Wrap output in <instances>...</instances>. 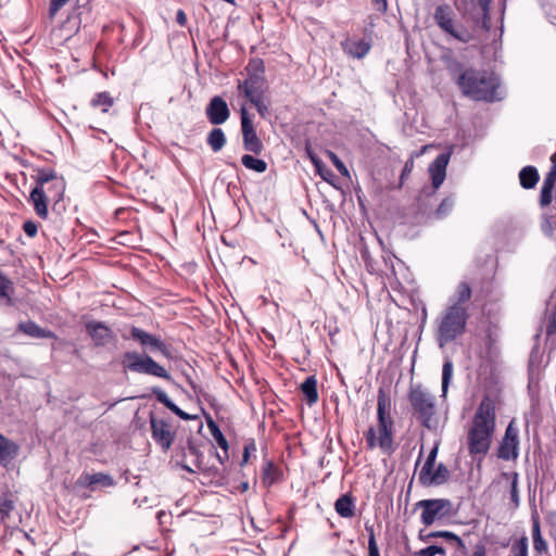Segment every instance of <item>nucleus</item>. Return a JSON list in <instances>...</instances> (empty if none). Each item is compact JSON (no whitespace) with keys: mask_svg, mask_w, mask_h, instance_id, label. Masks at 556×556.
I'll list each match as a JSON object with an SVG mask.
<instances>
[{"mask_svg":"<svg viewBox=\"0 0 556 556\" xmlns=\"http://www.w3.org/2000/svg\"><path fill=\"white\" fill-rule=\"evenodd\" d=\"M472 290L467 281H460L447 304L434 319V338L440 348L462 337L470 317L469 301Z\"/></svg>","mask_w":556,"mask_h":556,"instance_id":"obj_1","label":"nucleus"},{"mask_svg":"<svg viewBox=\"0 0 556 556\" xmlns=\"http://www.w3.org/2000/svg\"><path fill=\"white\" fill-rule=\"evenodd\" d=\"M447 71L464 96L476 101L486 102L500 99L496 96L500 81L494 74L475 68L464 70L463 64L456 60L448 62Z\"/></svg>","mask_w":556,"mask_h":556,"instance_id":"obj_2","label":"nucleus"},{"mask_svg":"<svg viewBox=\"0 0 556 556\" xmlns=\"http://www.w3.org/2000/svg\"><path fill=\"white\" fill-rule=\"evenodd\" d=\"M394 404L390 393L379 388L377 394V426H370L364 433L366 447L369 451L380 448L382 453L391 455L394 446Z\"/></svg>","mask_w":556,"mask_h":556,"instance_id":"obj_3","label":"nucleus"},{"mask_svg":"<svg viewBox=\"0 0 556 556\" xmlns=\"http://www.w3.org/2000/svg\"><path fill=\"white\" fill-rule=\"evenodd\" d=\"M496 425L495 402L489 395L482 397L472 417L467 441L469 454L480 456L481 460L489 452Z\"/></svg>","mask_w":556,"mask_h":556,"instance_id":"obj_4","label":"nucleus"},{"mask_svg":"<svg viewBox=\"0 0 556 556\" xmlns=\"http://www.w3.org/2000/svg\"><path fill=\"white\" fill-rule=\"evenodd\" d=\"M35 187L28 201L33 204L36 215L41 219L49 216L48 204H58L64 197L65 180L56 172L48 167H38L33 176Z\"/></svg>","mask_w":556,"mask_h":556,"instance_id":"obj_5","label":"nucleus"},{"mask_svg":"<svg viewBox=\"0 0 556 556\" xmlns=\"http://www.w3.org/2000/svg\"><path fill=\"white\" fill-rule=\"evenodd\" d=\"M413 415L419 424L430 431H437L439 428V418L437 415L435 396L422 384H412L407 394Z\"/></svg>","mask_w":556,"mask_h":556,"instance_id":"obj_6","label":"nucleus"},{"mask_svg":"<svg viewBox=\"0 0 556 556\" xmlns=\"http://www.w3.org/2000/svg\"><path fill=\"white\" fill-rule=\"evenodd\" d=\"M121 365L124 372L148 375L164 379L168 382L173 381V377L168 370L147 353L126 351L122 355Z\"/></svg>","mask_w":556,"mask_h":556,"instance_id":"obj_7","label":"nucleus"},{"mask_svg":"<svg viewBox=\"0 0 556 556\" xmlns=\"http://www.w3.org/2000/svg\"><path fill=\"white\" fill-rule=\"evenodd\" d=\"M433 20L443 33L459 42L468 43L473 39V35L465 26L455 24V13L446 3L435 8Z\"/></svg>","mask_w":556,"mask_h":556,"instance_id":"obj_8","label":"nucleus"},{"mask_svg":"<svg viewBox=\"0 0 556 556\" xmlns=\"http://www.w3.org/2000/svg\"><path fill=\"white\" fill-rule=\"evenodd\" d=\"M248 78L239 83L238 90L248 99L263 96L264 88V65L262 60H252L247 66Z\"/></svg>","mask_w":556,"mask_h":556,"instance_id":"obj_9","label":"nucleus"},{"mask_svg":"<svg viewBox=\"0 0 556 556\" xmlns=\"http://www.w3.org/2000/svg\"><path fill=\"white\" fill-rule=\"evenodd\" d=\"M452 507L448 498L421 500L416 503V508H422L420 519L425 526H431L437 519L448 516Z\"/></svg>","mask_w":556,"mask_h":556,"instance_id":"obj_10","label":"nucleus"},{"mask_svg":"<svg viewBox=\"0 0 556 556\" xmlns=\"http://www.w3.org/2000/svg\"><path fill=\"white\" fill-rule=\"evenodd\" d=\"M519 429L515 419L510 420L505 429V433L501 439L496 456L502 460H516L519 457Z\"/></svg>","mask_w":556,"mask_h":556,"instance_id":"obj_11","label":"nucleus"},{"mask_svg":"<svg viewBox=\"0 0 556 556\" xmlns=\"http://www.w3.org/2000/svg\"><path fill=\"white\" fill-rule=\"evenodd\" d=\"M240 121L243 149L255 155L261 154L264 144L256 134L253 121L245 106L240 109Z\"/></svg>","mask_w":556,"mask_h":556,"instance_id":"obj_12","label":"nucleus"},{"mask_svg":"<svg viewBox=\"0 0 556 556\" xmlns=\"http://www.w3.org/2000/svg\"><path fill=\"white\" fill-rule=\"evenodd\" d=\"M175 457L177 464L190 473H195L202 468L203 454L190 438L187 440V445L176 452Z\"/></svg>","mask_w":556,"mask_h":556,"instance_id":"obj_13","label":"nucleus"},{"mask_svg":"<svg viewBox=\"0 0 556 556\" xmlns=\"http://www.w3.org/2000/svg\"><path fill=\"white\" fill-rule=\"evenodd\" d=\"M150 425L152 439L161 446L163 452H167L175 439L172 426L166 420L156 418L153 414L150 415Z\"/></svg>","mask_w":556,"mask_h":556,"instance_id":"obj_14","label":"nucleus"},{"mask_svg":"<svg viewBox=\"0 0 556 556\" xmlns=\"http://www.w3.org/2000/svg\"><path fill=\"white\" fill-rule=\"evenodd\" d=\"M464 4H469L464 15L468 14L473 22H480L486 31L491 29V3L492 0H463Z\"/></svg>","mask_w":556,"mask_h":556,"instance_id":"obj_15","label":"nucleus"},{"mask_svg":"<svg viewBox=\"0 0 556 556\" xmlns=\"http://www.w3.org/2000/svg\"><path fill=\"white\" fill-rule=\"evenodd\" d=\"M86 331L97 348L105 346L115 340L113 330L102 321H88L86 324Z\"/></svg>","mask_w":556,"mask_h":556,"instance_id":"obj_16","label":"nucleus"},{"mask_svg":"<svg viewBox=\"0 0 556 556\" xmlns=\"http://www.w3.org/2000/svg\"><path fill=\"white\" fill-rule=\"evenodd\" d=\"M205 115L212 125H222L229 118L230 111L227 102L222 97L215 96L206 105Z\"/></svg>","mask_w":556,"mask_h":556,"instance_id":"obj_17","label":"nucleus"},{"mask_svg":"<svg viewBox=\"0 0 556 556\" xmlns=\"http://www.w3.org/2000/svg\"><path fill=\"white\" fill-rule=\"evenodd\" d=\"M451 159V152L440 153L433 162L429 165V174L431 177L432 187L439 189L446 177V166Z\"/></svg>","mask_w":556,"mask_h":556,"instance_id":"obj_18","label":"nucleus"},{"mask_svg":"<svg viewBox=\"0 0 556 556\" xmlns=\"http://www.w3.org/2000/svg\"><path fill=\"white\" fill-rule=\"evenodd\" d=\"M451 473L448 468L443 464H438L435 470L429 471L426 476L419 472L418 481L424 486L441 485L450 480Z\"/></svg>","mask_w":556,"mask_h":556,"instance_id":"obj_19","label":"nucleus"},{"mask_svg":"<svg viewBox=\"0 0 556 556\" xmlns=\"http://www.w3.org/2000/svg\"><path fill=\"white\" fill-rule=\"evenodd\" d=\"M152 393L154 394L157 402L163 404L166 408H168L172 413L184 420H193L198 419V415H191L179 408L167 395V393L161 388L154 387L152 388Z\"/></svg>","mask_w":556,"mask_h":556,"instance_id":"obj_20","label":"nucleus"},{"mask_svg":"<svg viewBox=\"0 0 556 556\" xmlns=\"http://www.w3.org/2000/svg\"><path fill=\"white\" fill-rule=\"evenodd\" d=\"M77 483L80 486L94 490V485H97V484L104 486V488L113 486L114 479L110 475L103 473V472H96V473L85 472L79 477Z\"/></svg>","mask_w":556,"mask_h":556,"instance_id":"obj_21","label":"nucleus"},{"mask_svg":"<svg viewBox=\"0 0 556 556\" xmlns=\"http://www.w3.org/2000/svg\"><path fill=\"white\" fill-rule=\"evenodd\" d=\"M18 330L30 338L37 339H56V334L50 329L41 328L33 320L18 324Z\"/></svg>","mask_w":556,"mask_h":556,"instance_id":"obj_22","label":"nucleus"},{"mask_svg":"<svg viewBox=\"0 0 556 556\" xmlns=\"http://www.w3.org/2000/svg\"><path fill=\"white\" fill-rule=\"evenodd\" d=\"M20 451V446L5 438L4 435H0V465L8 466L12 463V460L17 456Z\"/></svg>","mask_w":556,"mask_h":556,"instance_id":"obj_23","label":"nucleus"},{"mask_svg":"<svg viewBox=\"0 0 556 556\" xmlns=\"http://www.w3.org/2000/svg\"><path fill=\"white\" fill-rule=\"evenodd\" d=\"M341 46L344 53L356 59H363L370 50V45L363 39H346L341 43Z\"/></svg>","mask_w":556,"mask_h":556,"instance_id":"obj_24","label":"nucleus"},{"mask_svg":"<svg viewBox=\"0 0 556 556\" xmlns=\"http://www.w3.org/2000/svg\"><path fill=\"white\" fill-rule=\"evenodd\" d=\"M556 190V170L549 169L546 174L540 194V204L546 206L553 201V193Z\"/></svg>","mask_w":556,"mask_h":556,"instance_id":"obj_25","label":"nucleus"},{"mask_svg":"<svg viewBox=\"0 0 556 556\" xmlns=\"http://www.w3.org/2000/svg\"><path fill=\"white\" fill-rule=\"evenodd\" d=\"M334 510L342 518H352L355 515V502L351 494H343L334 502Z\"/></svg>","mask_w":556,"mask_h":556,"instance_id":"obj_26","label":"nucleus"},{"mask_svg":"<svg viewBox=\"0 0 556 556\" xmlns=\"http://www.w3.org/2000/svg\"><path fill=\"white\" fill-rule=\"evenodd\" d=\"M502 477L510 481L509 485V507L513 510H516L520 506V495H519V475L516 471L513 472H503Z\"/></svg>","mask_w":556,"mask_h":556,"instance_id":"obj_27","label":"nucleus"},{"mask_svg":"<svg viewBox=\"0 0 556 556\" xmlns=\"http://www.w3.org/2000/svg\"><path fill=\"white\" fill-rule=\"evenodd\" d=\"M300 390L306 399V403L312 406L318 401L317 379L315 376H308L300 386Z\"/></svg>","mask_w":556,"mask_h":556,"instance_id":"obj_28","label":"nucleus"},{"mask_svg":"<svg viewBox=\"0 0 556 556\" xmlns=\"http://www.w3.org/2000/svg\"><path fill=\"white\" fill-rule=\"evenodd\" d=\"M427 539L430 538H442L444 539L448 544L456 547V551H459L460 554H467V547L464 543V541L455 533L451 531H434L429 533Z\"/></svg>","mask_w":556,"mask_h":556,"instance_id":"obj_29","label":"nucleus"},{"mask_svg":"<svg viewBox=\"0 0 556 556\" xmlns=\"http://www.w3.org/2000/svg\"><path fill=\"white\" fill-rule=\"evenodd\" d=\"M540 179L539 172L534 166H525L519 172V181L523 189H532L536 186Z\"/></svg>","mask_w":556,"mask_h":556,"instance_id":"obj_30","label":"nucleus"},{"mask_svg":"<svg viewBox=\"0 0 556 556\" xmlns=\"http://www.w3.org/2000/svg\"><path fill=\"white\" fill-rule=\"evenodd\" d=\"M152 336L153 334L147 332L146 330L139 327L130 326L129 336L123 334L122 337L125 340L131 339L138 342L143 350H148L150 346Z\"/></svg>","mask_w":556,"mask_h":556,"instance_id":"obj_31","label":"nucleus"},{"mask_svg":"<svg viewBox=\"0 0 556 556\" xmlns=\"http://www.w3.org/2000/svg\"><path fill=\"white\" fill-rule=\"evenodd\" d=\"M226 142V135L219 127L213 128L206 137V143L215 153L219 152L225 147Z\"/></svg>","mask_w":556,"mask_h":556,"instance_id":"obj_32","label":"nucleus"},{"mask_svg":"<svg viewBox=\"0 0 556 556\" xmlns=\"http://www.w3.org/2000/svg\"><path fill=\"white\" fill-rule=\"evenodd\" d=\"M208 428H210L211 433H212L213 438L215 439L216 443L224 451V454H225L224 457H222L220 455L217 454L219 462L222 464H224V460L228 459V448H229L228 441L225 438V435L223 434L219 427L214 421L211 420L208 422Z\"/></svg>","mask_w":556,"mask_h":556,"instance_id":"obj_33","label":"nucleus"},{"mask_svg":"<svg viewBox=\"0 0 556 556\" xmlns=\"http://www.w3.org/2000/svg\"><path fill=\"white\" fill-rule=\"evenodd\" d=\"M508 556H529V540L522 534L519 538L510 539Z\"/></svg>","mask_w":556,"mask_h":556,"instance_id":"obj_34","label":"nucleus"},{"mask_svg":"<svg viewBox=\"0 0 556 556\" xmlns=\"http://www.w3.org/2000/svg\"><path fill=\"white\" fill-rule=\"evenodd\" d=\"M14 293V286L12 280H10L1 270H0V300L4 302L5 305L12 306L13 299L12 294Z\"/></svg>","mask_w":556,"mask_h":556,"instance_id":"obj_35","label":"nucleus"},{"mask_svg":"<svg viewBox=\"0 0 556 556\" xmlns=\"http://www.w3.org/2000/svg\"><path fill=\"white\" fill-rule=\"evenodd\" d=\"M241 163L245 168L258 174H262L267 169V163L264 160L257 159L251 154L242 155Z\"/></svg>","mask_w":556,"mask_h":556,"instance_id":"obj_36","label":"nucleus"},{"mask_svg":"<svg viewBox=\"0 0 556 556\" xmlns=\"http://www.w3.org/2000/svg\"><path fill=\"white\" fill-rule=\"evenodd\" d=\"M92 108H99L103 113L108 112L114 104V99L110 92L102 91L94 94L90 102Z\"/></svg>","mask_w":556,"mask_h":556,"instance_id":"obj_37","label":"nucleus"},{"mask_svg":"<svg viewBox=\"0 0 556 556\" xmlns=\"http://www.w3.org/2000/svg\"><path fill=\"white\" fill-rule=\"evenodd\" d=\"M149 351H157L167 359H173L172 348L169 344H166L160 337L152 336Z\"/></svg>","mask_w":556,"mask_h":556,"instance_id":"obj_38","label":"nucleus"},{"mask_svg":"<svg viewBox=\"0 0 556 556\" xmlns=\"http://www.w3.org/2000/svg\"><path fill=\"white\" fill-rule=\"evenodd\" d=\"M454 365L451 359H445L442 366V396L445 397L453 377Z\"/></svg>","mask_w":556,"mask_h":556,"instance_id":"obj_39","label":"nucleus"},{"mask_svg":"<svg viewBox=\"0 0 556 556\" xmlns=\"http://www.w3.org/2000/svg\"><path fill=\"white\" fill-rule=\"evenodd\" d=\"M278 476H279V470L275 466V464L273 462L265 463V465L263 467L264 481L267 482L268 484H273L274 482L277 481Z\"/></svg>","mask_w":556,"mask_h":556,"instance_id":"obj_40","label":"nucleus"},{"mask_svg":"<svg viewBox=\"0 0 556 556\" xmlns=\"http://www.w3.org/2000/svg\"><path fill=\"white\" fill-rule=\"evenodd\" d=\"M454 203L452 197L444 198L434 213L435 217L439 219L446 217L452 212Z\"/></svg>","mask_w":556,"mask_h":556,"instance_id":"obj_41","label":"nucleus"},{"mask_svg":"<svg viewBox=\"0 0 556 556\" xmlns=\"http://www.w3.org/2000/svg\"><path fill=\"white\" fill-rule=\"evenodd\" d=\"M438 451H439V444L435 443L434 446L429 452L427 459H426L422 468L419 471V472H424V476H426L429 471H432V469L434 468Z\"/></svg>","mask_w":556,"mask_h":556,"instance_id":"obj_42","label":"nucleus"},{"mask_svg":"<svg viewBox=\"0 0 556 556\" xmlns=\"http://www.w3.org/2000/svg\"><path fill=\"white\" fill-rule=\"evenodd\" d=\"M14 508L13 501L8 496H0V519L5 520Z\"/></svg>","mask_w":556,"mask_h":556,"instance_id":"obj_43","label":"nucleus"},{"mask_svg":"<svg viewBox=\"0 0 556 556\" xmlns=\"http://www.w3.org/2000/svg\"><path fill=\"white\" fill-rule=\"evenodd\" d=\"M262 98L263 96H258L249 99V101L255 106L257 113L265 118L268 114V106L264 103Z\"/></svg>","mask_w":556,"mask_h":556,"instance_id":"obj_44","label":"nucleus"},{"mask_svg":"<svg viewBox=\"0 0 556 556\" xmlns=\"http://www.w3.org/2000/svg\"><path fill=\"white\" fill-rule=\"evenodd\" d=\"M438 554H445L443 547L438 545H430L428 547L421 548L415 553V556H435Z\"/></svg>","mask_w":556,"mask_h":556,"instance_id":"obj_45","label":"nucleus"},{"mask_svg":"<svg viewBox=\"0 0 556 556\" xmlns=\"http://www.w3.org/2000/svg\"><path fill=\"white\" fill-rule=\"evenodd\" d=\"M329 155H330V159H331L333 165L339 170V173L342 176L349 177L350 176L349 169L345 166V164L338 157V155L336 153H333V152H329Z\"/></svg>","mask_w":556,"mask_h":556,"instance_id":"obj_46","label":"nucleus"},{"mask_svg":"<svg viewBox=\"0 0 556 556\" xmlns=\"http://www.w3.org/2000/svg\"><path fill=\"white\" fill-rule=\"evenodd\" d=\"M414 168V156H410L404 164V167L400 177V188L402 187L404 180L410 175Z\"/></svg>","mask_w":556,"mask_h":556,"instance_id":"obj_47","label":"nucleus"},{"mask_svg":"<svg viewBox=\"0 0 556 556\" xmlns=\"http://www.w3.org/2000/svg\"><path fill=\"white\" fill-rule=\"evenodd\" d=\"M532 544L534 552L539 555H543L548 552V544L543 536L541 539L532 541Z\"/></svg>","mask_w":556,"mask_h":556,"instance_id":"obj_48","label":"nucleus"},{"mask_svg":"<svg viewBox=\"0 0 556 556\" xmlns=\"http://www.w3.org/2000/svg\"><path fill=\"white\" fill-rule=\"evenodd\" d=\"M70 0H50L49 3V16L54 17L56 13L68 2Z\"/></svg>","mask_w":556,"mask_h":556,"instance_id":"obj_49","label":"nucleus"},{"mask_svg":"<svg viewBox=\"0 0 556 556\" xmlns=\"http://www.w3.org/2000/svg\"><path fill=\"white\" fill-rule=\"evenodd\" d=\"M531 535H532V541H534L536 539H541L543 536L542 532H541L540 519L536 515L532 516Z\"/></svg>","mask_w":556,"mask_h":556,"instance_id":"obj_50","label":"nucleus"},{"mask_svg":"<svg viewBox=\"0 0 556 556\" xmlns=\"http://www.w3.org/2000/svg\"><path fill=\"white\" fill-rule=\"evenodd\" d=\"M305 149L311 162L315 165L317 170H319L324 165L323 161L314 153L308 142L306 143Z\"/></svg>","mask_w":556,"mask_h":556,"instance_id":"obj_51","label":"nucleus"},{"mask_svg":"<svg viewBox=\"0 0 556 556\" xmlns=\"http://www.w3.org/2000/svg\"><path fill=\"white\" fill-rule=\"evenodd\" d=\"M23 230H24V232H25L28 237L33 238V237H35V236L37 235V232H38V226H37V224H36L35 222H33V220H26V222L23 224Z\"/></svg>","mask_w":556,"mask_h":556,"instance_id":"obj_52","label":"nucleus"},{"mask_svg":"<svg viewBox=\"0 0 556 556\" xmlns=\"http://www.w3.org/2000/svg\"><path fill=\"white\" fill-rule=\"evenodd\" d=\"M466 554H460L459 551H456L453 556H465ZM471 556H486V548L483 543L476 544Z\"/></svg>","mask_w":556,"mask_h":556,"instance_id":"obj_53","label":"nucleus"},{"mask_svg":"<svg viewBox=\"0 0 556 556\" xmlns=\"http://www.w3.org/2000/svg\"><path fill=\"white\" fill-rule=\"evenodd\" d=\"M252 452H255L256 451V446L255 444L252 442L250 444H247L244 446V451H243V457H242V462H241V465H245L249 460V457H250V453Z\"/></svg>","mask_w":556,"mask_h":556,"instance_id":"obj_54","label":"nucleus"},{"mask_svg":"<svg viewBox=\"0 0 556 556\" xmlns=\"http://www.w3.org/2000/svg\"><path fill=\"white\" fill-rule=\"evenodd\" d=\"M368 555L380 556L376 539L368 540Z\"/></svg>","mask_w":556,"mask_h":556,"instance_id":"obj_55","label":"nucleus"},{"mask_svg":"<svg viewBox=\"0 0 556 556\" xmlns=\"http://www.w3.org/2000/svg\"><path fill=\"white\" fill-rule=\"evenodd\" d=\"M375 8L381 12L386 13L388 10V1L387 0H371Z\"/></svg>","mask_w":556,"mask_h":556,"instance_id":"obj_56","label":"nucleus"},{"mask_svg":"<svg viewBox=\"0 0 556 556\" xmlns=\"http://www.w3.org/2000/svg\"><path fill=\"white\" fill-rule=\"evenodd\" d=\"M318 173L320 174L321 178L327 181V182H330V184H333V178L336 177L334 174L330 170V169H326L325 172H321V168L318 170Z\"/></svg>","mask_w":556,"mask_h":556,"instance_id":"obj_57","label":"nucleus"},{"mask_svg":"<svg viewBox=\"0 0 556 556\" xmlns=\"http://www.w3.org/2000/svg\"><path fill=\"white\" fill-rule=\"evenodd\" d=\"M176 22L180 25V26H185L187 24V15L186 13L184 12V10H178L177 13H176Z\"/></svg>","mask_w":556,"mask_h":556,"instance_id":"obj_58","label":"nucleus"},{"mask_svg":"<svg viewBox=\"0 0 556 556\" xmlns=\"http://www.w3.org/2000/svg\"><path fill=\"white\" fill-rule=\"evenodd\" d=\"M365 530L368 533V540L376 539L375 530H374V525H369L368 522H366L365 523Z\"/></svg>","mask_w":556,"mask_h":556,"instance_id":"obj_59","label":"nucleus"},{"mask_svg":"<svg viewBox=\"0 0 556 556\" xmlns=\"http://www.w3.org/2000/svg\"><path fill=\"white\" fill-rule=\"evenodd\" d=\"M506 2L507 0H502V11H501V23L503 24L505 10H506ZM501 31H503V25L501 26Z\"/></svg>","mask_w":556,"mask_h":556,"instance_id":"obj_60","label":"nucleus"},{"mask_svg":"<svg viewBox=\"0 0 556 556\" xmlns=\"http://www.w3.org/2000/svg\"><path fill=\"white\" fill-rule=\"evenodd\" d=\"M552 169L556 170V153L551 156Z\"/></svg>","mask_w":556,"mask_h":556,"instance_id":"obj_61","label":"nucleus"},{"mask_svg":"<svg viewBox=\"0 0 556 556\" xmlns=\"http://www.w3.org/2000/svg\"><path fill=\"white\" fill-rule=\"evenodd\" d=\"M192 389H193L194 392H197V388H195L194 384H192Z\"/></svg>","mask_w":556,"mask_h":556,"instance_id":"obj_62","label":"nucleus"},{"mask_svg":"<svg viewBox=\"0 0 556 556\" xmlns=\"http://www.w3.org/2000/svg\"><path fill=\"white\" fill-rule=\"evenodd\" d=\"M24 536L29 539V535L26 532H24Z\"/></svg>","mask_w":556,"mask_h":556,"instance_id":"obj_63","label":"nucleus"}]
</instances>
